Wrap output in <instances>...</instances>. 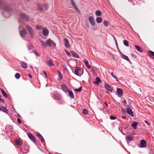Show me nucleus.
Listing matches in <instances>:
<instances>
[{"label":"nucleus","mask_w":154,"mask_h":154,"mask_svg":"<svg viewBox=\"0 0 154 154\" xmlns=\"http://www.w3.org/2000/svg\"><path fill=\"white\" fill-rule=\"evenodd\" d=\"M26 27L29 32L30 37L33 38L34 37V32L32 29L28 25H26Z\"/></svg>","instance_id":"1"},{"label":"nucleus","mask_w":154,"mask_h":154,"mask_svg":"<svg viewBox=\"0 0 154 154\" xmlns=\"http://www.w3.org/2000/svg\"><path fill=\"white\" fill-rule=\"evenodd\" d=\"M47 46L49 47L53 46L55 47L56 45V44L51 39L49 38L47 40L46 42Z\"/></svg>","instance_id":"2"},{"label":"nucleus","mask_w":154,"mask_h":154,"mask_svg":"<svg viewBox=\"0 0 154 154\" xmlns=\"http://www.w3.org/2000/svg\"><path fill=\"white\" fill-rule=\"evenodd\" d=\"M75 73L77 75L80 76L83 73L81 68L79 67L77 68L75 70Z\"/></svg>","instance_id":"3"},{"label":"nucleus","mask_w":154,"mask_h":154,"mask_svg":"<svg viewBox=\"0 0 154 154\" xmlns=\"http://www.w3.org/2000/svg\"><path fill=\"white\" fill-rule=\"evenodd\" d=\"M28 136L29 137L33 142L35 143H36V140L35 138L32 134L29 133L28 134Z\"/></svg>","instance_id":"4"},{"label":"nucleus","mask_w":154,"mask_h":154,"mask_svg":"<svg viewBox=\"0 0 154 154\" xmlns=\"http://www.w3.org/2000/svg\"><path fill=\"white\" fill-rule=\"evenodd\" d=\"M20 17L23 20H29L28 16L24 13H20Z\"/></svg>","instance_id":"5"},{"label":"nucleus","mask_w":154,"mask_h":154,"mask_svg":"<svg viewBox=\"0 0 154 154\" xmlns=\"http://www.w3.org/2000/svg\"><path fill=\"white\" fill-rule=\"evenodd\" d=\"M19 33L20 36L23 37L26 35L27 31L26 29H23L21 31H20Z\"/></svg>","instance_id":"6"},{"label":"nucleus","mask_w":154,"mask_h":154,"mask_svg":"<svg viewBox=\"0 0 154 154\" xmlns=\"http://www.w3.org/2000/svg\"><path fill=\"white\" fill-rule=\"evenodd\" d=\"M70 2L72 6H73L74 9L76 11L78 12V13H79V14H80V12L79 10L75 5V4L74 3L73 0H70Z\"/></svg>","instance_id":"7"},{"label":"nucleus","mask_w":154,"mask_h":154,"mask_svg":"<svg viewBox=\"0 0 154 154\" xmlns=\"http://www.w3.org/2000/svg\"><path fill=\"white\" fill-rule=\"evenodd\" d=\"M126 106V108L127 110V112L129 115L133 117L134 115L132 110L129 108V106Z\"/></svg>","instance_id":"8"},{"label":"nucleus","mask_w":154,"mask_h":154,"mask_svg":"<svg viewBox=\"0 0 154 154\" xmlns=\"http://www.w3.org/2000/svg\"><path fill=\"white\" fill-rule=\"evenodd\" d=\"M88 21L90 23L92 26L95 25V22L94 18L92 16H90L88 18Z\"/></svg>","instance_id":"9"},{"label":"nucleus","mask_w":154,"mask_h":154,"mask_svg":"<svg viewBox=\"0 0 154 154\" xmlns=\"http://www.w3.org/2000/svg\"><path fill=\"white\" fill-rule=\"evenodd\" d=\"M36 135L38 137V138L40 140L42 143L44 142V139L42 136L38 132H36Z\"/></svg>","instance_id":"10"},{"label":"nucleus","mask_w":154,"mask_h":154,"mask_svg":"<svg viewBox=\"0 0 154 154\" xmlns=\"http://www.w3.org/2000/svg\"><path fill=\"white\" fill-rule=\"evenodd\" d=\"M146 146V143L144 140H142L140 143V146L141 147H145Z\"/></svg>","instance_id":"11"},{"label":"nucleus","mask_w":154,"mask_h":154,"mask_svg":"<svg viewBox=\"0 0 154 154\" xmlns=\"http://www.w3.org/2000/svg\"><path fill=\"white\" fill-rule=\"evenodd\" d=\"M49 33V31L48 29L46 28H44L42 30V33L44 35H47Z\"/></svg>","instance_id":"12"},{"label":"nucleus","mask_w":154,"mask_h":154,"mask_svg":"<svg viewBox=\"0 0 154 154\" xmlns=\"http://www.w3.org/2000/svg\"><path fill=\"white\" fill-rule=\"evenodd\" d=\"M117 92L118 93V95L119 97H121L122 96V90L120 88H117Z\"/></svg>","instance_id":"13"},{"label":"nucleus","mask_w":154,"mask_h":154,"mask_svg":"<svg viewBox=\"0 0 154 154\" xmlns=\"http://www.w3.org/2000/svg\"><path fill=\"white\" fill-rule=\"evenodd\" d=\"M105 88L108 91H112V88L108 84H105Z\"/></svg>","instance_id":"14"},{"label":"nucleus","mask_w":154,"mask_h":154,"mask_svg":"<svg viewBox=\"0 0 154 154\" xmlns=\"http://www.w3.org/2000/svg\"><path fill=\"white\" fill-rule=\"evenodd\" d=\"M61 86L62 90L65 93H66L67 91V87L64 84L61 85Z\"/></svg>","instance_id":"15"},{"label":"nucleus","mask_w":154,"mask_h":154,"mask_svg":"<svg viewBox=\"0 0 154 154\" xmlns=\"http://www.w3.org/2000/svg\"><path fill=\"white\" fill-rule=\"evenodd\" d=\"M47 63L49 66H54V64L53 63V61L52 60H49L47 61Z\"/></svg>","instance_id":"16"},{"label":"nucleus","mask_w":154,"mask_h":154,"mask_svg":"<svg viewBox=\"0 0 154 154\" xmlns=\"http://www.w3.org/2000/svg\"><path fill=\"white\" fill-rule=\"evenodd\" d=\"M68 93L69 94V96L71 98L74 99V94L71 91L68 90Z\"/></svg>","instance_id":"17"},{"label":"nucleus","mask_w":154,"mask_h":154,"mask_svg":"<svg viewBox=\"0 0 154 154\" xmlns=\"http://www.w3.org/2000/svg\"><path fill=\"white\" fill-rule=\"evenodd\" d=\"M137 122H134L131 124V125L134 129H135L137 128Z\"/></svg>","instance_id":"18"},{"label":"nucleus","mask_w":154,"mask_h":154,"mask_svg":"<svg viewBox=\"0 0 154 154\" xmlns=\"http://www.w3.org/2000/svg\"><path fill=\"white\" fill-rule=\"evenodd\" d=\"M126 139L129 141H131L134 139V137L131 135H128L126 137Z\"/></svg>","instance_id":"19"},{"label":"nucleus","mask_w":154,"mask_h":154,"mask_svg":"<svg viewBox=\"0 0 154 154\" xmlns=\"http://www.w3.org/2000/svg\"><path fill=\"white\" fill-rule=\"evenodd\" d=\"M101 80L99 77H97L95 79V81L93 82V83L94 84H96L97 85H98L99 83L100 82Z\"/></svg>","instance_id":"20"},{"label":"nucleus","mask_w":154,"mask_h":154,"mask_svg":"<svg viewBox=\"0 0 154 154\" xmlns=\"http://www.w3.org/2000/svg\"><path fill=\"white\" fill-rule=\"evenodd\" d=\"M57 73L58 75V80H61L63 79V76L60 71H57Z\"/></svg>","instance_id":"21"},{"label":"nucleus","mask_w":154,"mask_h":154,"mask_svg":"<svg viewBox=\"0 0 154 154\" xmlns=\"http://www.w3.org/2000/svg\"><path fill=\"white\" fill-rule=\"evenodd\" d=\"M21 66L24 68H26L27 67V64L23 61H21L20 63Z\"/></svg>","instance_id":"22"},{"label":"nucleus","mask_w":154,"mask_h":154,"mask_svg":"<svg viewBox=\"0 0 154 154\" xmlns=\"http://www.w3.org/2000/svg\"><path fill=\"white\" fill-rule=\"evenodd\" d=\"M96 21L98 23H100L102 21V18L101 17H98L96 19Z\"/></svg>","instance_id":"23"},{"label":"nucleus","mask_w":154,"mask_h":154,"mask_svg":"<svg viewBox=\"0 0 154 154\" xmlns=\"http://www.w3.org/2000/svg\"><path fill=\"white\" fill-rule=\"evenodd\" d=\"M148 54L150 57L154 59V52L152 51H149L148 52Z\"/></svg>","instance_id":"24"},{"label":"nucleus","mask_w":154,"mask_h":154,"mask_svg":"<svg viewBox=\"0 0 154 154\" xmlns=\"http://www.w3.org/2000/svg\"><path fill=\"white\" fill-rule=\"evenodd\" d=\"M71 53L73 57L78 58H79V55L77 54L76 53L74 52L71 51Z\"/></svg>","instance_id":"25"},{"label":"nucleus","mask_w":154,"mask_h":154,"mask_svg":"<svg viewBox=\"0 0 154 154\" xmlns=\"http://www.w3.org/2000/svg\"><path fill=\"white\" fill-rule=\"evenodd\" d=\"M0 90L3 96L6 98H7V96L4 90L1 88H0Z\"/></svg>","instance_id":"26"},{"label":"nucleus","mask_w":154,"mask_h":154,"mask_svg":"<svg viewBox=\"0 0 154 154\" xmlns=\"http://www.w3.org/2000/svg\"><path fill=\"white\" fill-rule=\"evenodd\" d=\"M53 96L54 99L56 100H59L60 99V96L57 94H54Z\"/></svg>","instance_id":"27"},{"label":"nucleus","mask_w":154,"mask_h":154,"mask_svg":"<svg viewBox=\"0 0 154 154\" xmlns=\"http://www.w3.org/2000/svg\"><path fill=\"white\" fill-rule=\"evenodd\" d=\"M84 63L85 64L86 66L88 69H89L91 68V66L89 65L88 62V61L86 60H85L84 61Z\"/></svg>","instance_id":"28"},{"label":"nucleus","mask_w":154,"mask_h":154,"mask_svg":"<svg viewBox=\"0 0 154 154\" xmlns=\"http://www.w3.org/2000/svg\"><path fill=\"white\" fill-rule=\"evenodd\" d=\"M40 42L41 43V44L44 47L46 48L47 47V45L46 42L45 43V42H44L43 41H40Z\"/></svg>","instance_id":"29"},{"label":"nucleus","mask_w":154,"mask_h":154,"mask_svg":"<svg viewBox=\"0 0 154 154\" xmlns=\"http://www.w3.org/2000/svg\"><path fill=\"white\" fill-rule=\"evenodd\" d=\"M95 14L97 16H100L101 15V12L100 10H97L95 12Z\"/></svg>","instance_id":"30"},{"label":"nucleus","mask_w":154,"mask_h":154,"mask_svg":"<svg viewBox=\"0 0 154 154\" xmlns=\"http://www.w3.org/2000/svg\"><path fill=\"white\" fill-rule=\"evenodd\" d=\"M135 46L137 49V50L138 51L141 52H142L143 50L141 48L140 46L136 45H135Z\"/></svg>","instance_id":"31"},{"label":"nucleus","mask_w":154,"mask_h":154,"mask_svg":"<svg viewBox=\"0 0 154 154\" xmlns=\"http://www.w3.org/2000/svg\"><path fill=\"white\" fill-rule=\"evenodd\" d=\"M15 143L16 145L18 146H20L21 144L20 141L17 139L15 140Z\"/></svg>","instance_id":"32"},{"label":"nucleus","mask_w":154,"mask_h":154,"mask_svg":"<svg viewBox=\"0 0 154 154\" xmlns=\"http://www.w3.org/2000/svg\"><path fill=\"white\" fill-rule=\"evenodd\" d=\"M122 57L123 59H125L128 61H130V60H129V59H128V58L127 56L122 54Z\"/></svg>","instance_id":"33"},{"label":"nucleus","mask_w":154,"mask_h":154,"mask_svg":"<svg viewBox=\"0 0 154 154\" xmlns=\"http://www.w3.org/2000/svg\"><path fill=\"white\" fill-rule=\"evenodd\" d=\"M1 109H2V111L3 112H5V113H7L8 112V109L4 107H2Z\"/></svg>","instance_id":"34"},{"label":"nucleus","mask_w":154,"mask_h":154,"mask_svg":"<svg viewBox=\"0 0 154 154\" xmlns=\"http://www.w3.org/2000/svg\"><path fill=\"white\" fill-rule=\"evenodd\" d=\"M4 10H5L6 11L8 12H10L11 11V9L8 6H6L4 8Z\"/></svg>","instance_id":"35"},{"label":"nucleus","mask_w":154,"mask_h":154,"mask_svg":"<svg viewBox=\"0 0 154 154\" xmlns=\"http://www.w3.org/2000/svg\"><path fill=\"white\" fill-rule=\"evenodd\" d=\"M35 27L37 29L39 30L43 28V26L41 25H36Z\"/></svg>","instance_id":"36"},{"label":"nucleus","mask_w":154,"mask_h":154,"mask_svg":"<svg viewBox=\"0 0 154 154\" xmlns=\"http://www.w3.org/2000/svg\"><path fill=\"white\" fill-rule=\"evenodd\" d=\"M109 23V22L108 21L106 20H105L103 22L104 25L106 27L108 26Z\"/></svg>","instance_id":"37"},{"label":"nucleus","mask_w":154,"mask_h":154,"mask_svg":"<svg viewBox=\"0 0 154 154\" xmlns=\"http://www.w3.org/2000/svg\"><path fill=\"white\" fill-rule=\"evenodd\" d=\"M123 43H124V45L125 46H127V47H128L129 44H128V41L127 40H125L123 41Z\"/></svg>","instance_id":"38"},{"label":"nucleus","mask_w":154,"mask_h":154,"mask_svg":"<svg viewBox=\"0 0 154 154\" xmlns=\"http://www.w3.org/2000/svg\"><path fill=\"white\" fill-rule=\"evenodd\" d=\"M15 77L17 79H19L20 77V74L18 73L15 74Z\"/></svg>","instance_id":"39"},{"label":"nucleus","mask_w":154,"mask_h":154,"mask_svg":"<svg viewBox=\"0 0 154 154\" xmlns=\"http://www.w3.org/2000/svg\"><path fill=\"white\" fill-rule=\"evenodd\" d=\"M82 112L84 114H88V111L87 109H84L82 110Z\"/></svg>","instance_id":"40"},{"label":"nucleus","mask_w":154,"mask_h":154,"mask_svg":"<svg viewBox=\"0 0 154 154\" xmlns=\"http://www.w3.org/2000/svg\"><path fill=\"white\" fill-rule=\"evenodd\" d=\"M82 90V87H80L78 89H75V91L76 92H79Z\"/></svg>","instance_id":"41"},{"label":"nucleus","mask_w":154,"mask_h":154,"mask_svg":"<svg viewBox=\"0 0 154 154\" xmlns=\"http://www.w3.org/2000/svg\"><path fill=\"white\" fill-rule=\"evenodd\" d=\"M64 41L65 42V46L67 48V40L66 38H64Z\"/></svg>","instance_id":"42"},{"label":"nucleus","mask_w":154,"mask_h":154,"mask_svg":"<svg viewBox=\"0 0 154 154\" xmlns=\"http://www.w3.org/2000/svg\"><path fill=\"white\" fill-rule=\"evenodd\" d=\"M62 66L63 67V68L64 70L65 71H67V68H66V66L64 64H63L62 65Z\"/></svg>","instance_id":"43"},{"label":"nucleus","mask_w":154,"mask_h":154,"mask_svg":"<svg viewBox=\"0 0 154 154\" xmlns=\"http://www.w3.org/2000/svg\"><path fill=\"white\" fill-rule=\"evenodd\" d=\"M38 8L39 10H40L41 11H42L43 10V9L42 7L40 5H38Z\"/></svg>","instance_id":"44"},{"label":"nucleus","mask_w":154,"mask_h":154,"mask_svg":"<svg viewBox=\"0 0 154 154\" xmlns=\"http://www.w3.org/2000/svg\"><path fill=\"white\" fill-rule=\"evenodd\" d=\"M111 75L112 77H113L115 79H117V78L114 75V74H113V73L112 72L111 73Z\"/></svg>","instance_id":"45"},{"label":"nucleus","mask_w":154,"mask_h":154,"mask_svg":"<svg viewBox=\"0 0 154 154\" xmlns=\"http://www.w3.org/2000/svg\"><path fill=\"white\" fill-rule=\"evenodd\" d=\"M110 119L111 120L115 119H116V118L113 116H110Z\"/></svg>","instance_id":"46"},{"label":"nucleus","mask_w":154,"mask_h":154,"mask_svg":"<svg viewBox=\"0 0 154 154\" xmlns=\"http://www.w3.org/2000/svg\"><path fill=\"white\" fill-rule=\"evenodd\" d=\"M17 122L20 124H21L22 123L20 119L19 118L17 119Z\"/></svg>","instance_id":"47"},{"label":"nucleus","mask_w":154,"mask_h":154,"mask_svg":"<svg viewBox=\"0 0 154 154\" xmlns=\"http://www.w3.org/2000/svg\"><path fill=\"white\" fill-rule=\"evenodd\" d=\"M34 53L37 56H38V57H39V54L38 52H37L36 51H35L34 52Z\"/></svg>","instance_id":"48"},{"label":"nucleus","mask_w":154,"mask_h":154,"mask_svg":"<svg viewBox=\"0 0 154 154\" xmlns=\"http://www.w3.org/2000/svg\"><path fill=\"white\" fill-rule=\"evenodd\" d=\"M2 96L1 95H0V102H2V103H3L4 102V100L2 99Z\"/></svg>","instance_id":"49"},{"label":"nucleus","mask_w":154,"mask_h":154,"mask_svg":"<svg viewBox=\"0 0 154 154\" xmlns=\"http://www.w3.org/2000/svg\"><path fill=\"white\" fill-rule=\"evenodd\" d=\"M144 122L148 125H150V124L149 122H147V121L145 120L144 121Z\"/></svg>","instance_id":"50"},{"label":"nucleus","mask_w":154,"mask_h":154,"mask_svg":"<svg viewBox=\"0 0 154 154\" xmlns=\"http://www.w3.org/2000/svg\"><path fill=\"white\" fill-rule=\"evenodd\" d=\"M44 75H45V76L46 77H47V73L45 71H44Z\"/></svg>","instance_id":"51"},{"label":"nucleus","mask_w":154,"mask_h":154,"mask_svg":"<svg viewBox=\"0 0 154 154\" xmlns=\"http://www.w3.org/2000/svg\"><path fill=\"white\" fill-rule=\"evenodd\" d=\"M122 112L123 113H125L126 112V111L125 109H122Z\"/></svg>","instance_id":"52"},{"label":"nucleus","mask_w":154,"mask_h":154,"mask_svg":"<svg viewBox=\"0 0 154 154\" xmlns=\"http://www.w3.org/2000/svg\"><path fill=\"white\" fill-rule=\"evenodd\" d=\"M121 118L123 119H125L126 118V117L125 116H121Z\"/></svg>","instance_id":"53"},{"label":"nucleus","mask_w":154,"mask_h":154,"mask_svg":"<svg viewBox=\"0 0 154 154\" xmlns=\"http://www.w3.org/2000/svg\"><path fill=\"white\" fill-rule=\"evenodd\" d=\"M28 75H29V76L30 78H32V75H31V74H28Z\"/></svg>","instance_id":"54"},{"label":"nucleus","mask_w":154,"mask_h":154,"mask_svg":"<svg viewBox=\"0 0 154 154\" xmlns=\"http://www.w3.org/2000/svg\"><path fill=\"white\" fill-rule=\"evenodd\" d=\"M123 103L124 104H127V102L126 101V100H124V102H123Z\"/></svg>","instance_id":"55"},{"label":"nucleus","mask_w":154,"mask_h":154,"mask_svg":"<svg viewBox=\"0 0 154 154\" xmlns=\"http://www.w3.org/2000/svg\"><path fill=\"white\" fill-rule=\"evenodd\" d=\"M131 55L134 57H135L134 54L133 53L131 54Z\"/></svg>","instance_id":"56"},{"label":"nucleus","mask_w":154,"mask_h":154,"mask_svg":"<svg viewBox=\"0 0 154 154\" xmlns=\"http://www.w3.org/2000/svg\"><path fill=\"white\" fill-rule=\"evenodd\" d=\"M105 104L106 106H107V107H108V104L106 103V102H105Z\"/></svg>","instance_id":"57"},{"label":"nucleus","mask_w":154,"mask_h":154,"mask_svg":"<svg viewBox=\"0 0 154 154\" xmlns=\"http://www.w3.org/2000/svg\"><path fill=\"white\" fill-rule=\"evenodd\" d=\"M65 52H66V54H67V51H66H66H65Z\"/></svg>","instance_id":"58"},{"label":"nucleus","mask_w":154,"mask_h":154,"mask_svg":"<svg viewBox=\"0 0 154 154\" xmlns=\"http://www.w3.org/2000/svg\"><path fill=\"white\" fill-rule=\"evenodd\" d=\"M2 109L1 108H0V111H2Z\"/></svg>","instance_id":"59"},{"label":"nucleus","mask_w":154,"mask_h":154,"mask_svg":"<svg viewBox=\"0 0 154 154\" xmlns=\"http://www.w3.org/2000/svg\"><path fill=\"white\" fill-rule=\"evenodd\" d=\"M47 7H45V9H47Z\"/></svg>","instance_id":"60"},{"label":"nucleus","mask_w":154,"mask_h":154,"mask_svg":"<svg viewBox=\"0 0 154 154\" xmlns=\"http://www.w3.org/2000/svg\"><path fill=\"white\" fill-rule=\"evenodd\" d=\"M68 47H69V44H68Z\"/></svg>","instance_id":"61"},{"label":"nucleus","mask_w":154,"mask_h":154,"mask_svg":"<svg viewBox=\"0 0 154 154\" xmlns=\"http://www.w3.org/2000/svg\"><path fill=\"white\" fill-rule=\"evenodd\" d=\"M0 6H1V3H0Z\"/></svg>","instance_id":"62"},{"label":"nucleus","mask_w":154,"mask_h":154,"mask_svg":"<svg viewBox=\"0 0 154 154\" xmlns=\"http://www.w3.org/2000/svg\"><path fill=\"white\" fill-rule=\"evenodd\" d=\"M31 67L32 68V66H31Z\"/></svg>","instance_id":"63"}]
</instances>
